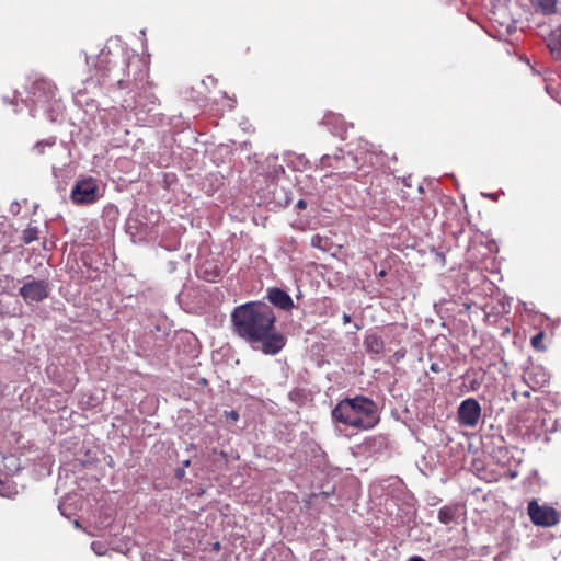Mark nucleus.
Segmentation results:
<instances>
[{
	"label": "nucleus",
	"mask_w": 561,
	"mask_h": 561,
	"mask_svg": "<svg viewBox=\"0 0 561 561\" xmlns=\"http://www.w3.org/2000/svg\"><path fill=\"white\" fill-rule=\"evenodd\" d=\"M108 54L104 50L101 51V54L98 56L99 64L95 65L99 71L102 72V76L104 77H111L114 66L110 65V61L107 60Z\"/></svg>",
	"instance_id": "nucleus-13"
},
{
	"label": "nucleus",
	"mask_w": 561,
	"mask_h": 561,
	"mask_svg": "<svg viewBox=\"0 0 561 561\" xmlns=\"http://www.w3.org/2000/svg\"><path fill=\"white\" fill-rule=\"evenodd\" d=\"M87 62L90 64L91 62V58L90 57H87Z\"/></svg>",
	"instance_id": "nucleus-38"
},
{
	"label": "nucleus",
	"mask_w": 561,
	"mask_h": 561,
	"mask_svg": "<svg viewBox=\"0 0 561 561\" xmlns=\"http://www.w3.org/2000/svg\"><path fill=\"white\" fill-rule=\"evenodd\" d=\"M481 417V405L473 399L463 400L458 408V420L465 427H474Z\"/></svg>",
	"instance_id": "nucleus-9"
},
{
	"label": "nucleus",
	"mask_w": 561,
	"mask_h": 561,
	"mask_svg": "<svg viewBox=\"0 0 561 561\" xmlns=\"http://www.w3.org/2000/svg\"><path fill=\"white\" fill-rule=\"evenodd\" d=\"M38 228L37 227H27L23 231L22 239L24 243L30 244L31 242L35 241L38 238Z\"/></svg>",
	"instance_id": "nucleus-16"
},
{
	"label": "nucleus",
	"mask_w": 561,
	"mask_h": 561,
	"mask_svg": "<svg viewBox=\"0 0 561 561\" xmlns=\"http://www.w3.org/2000/svg\"><path fill=\"white\" fill-rule=\"evenodd\" d=\"M219 548V542H216L215 543V549H218Z\"/></svg>",
	"instance_id": "nucleus-37"
},
{
	"label": "nucleus",
	"mask_w": 561,
	"mask_h": 561,
	"mask_svg": "<svg viewBox=\"0 0 561 561\" xmlns=\"http://www.w3.org/2000/svg\"><path fill=\"white\" fill-rule=\"evenodd\" d=\"M551 53L556 57V59L561 61V46L558 45L557 47H551Z\"/></svg>",
	"instance_id": "nucleus-23"
},
{
	"label": "nucleus",
	"mask_w": 561,
	"mask_h": 561,
	"mask_svg": "<svg viewBox=\"0 0 561 561\" xmlns=\"http://www.w3.org/2000/svg\"><path fill=\"white\" fill-rule=\"evenodd\" d=\"M484 197L492 198L494 201H497L499 194L497 193H483Z\"/></svg>",
	"instance_id": "nucleus-26"
},
{
	"label": "nucleus",
	"mask_w": 561,
	"mask_h": 561,
	"mask_svg": "<svg viewBox=\"0 0 561 561\" xmlns=\"http://www.w3.org/2000/svg\"><path fill=\"white\" fill-rule=\"evenodd\" d=\"M539 375H540V379H539V380H537L536 382H537V383H545V382H546V380H547L546 373H545V371H541Z\"/></svg>",
	"instance_id": "nucleus-27"
},
{
	"label": "nucleus",
	"mask_w": 561,
	"mask_h": 561,
	"mask_svg": "<svg viewBox=\"0 0 561 561\" xmlns=\"http://www.w3.org/2000/svg\"><path fill=\"white\" fill-rule=\"evenodd\" d=\"M184 476H185V469H184V468H178V469L175 470V477H176L178 479H183V478H184Z\"/></svg>",
	"instance_id": "nucleus-25"
},
{
	"label": "nucleus",
	"mask_w": 561,
	"mask_h": 561,
	"mask_svg": "<svg viewBox=\"0 0 561 561\" xmlns=\"http://www.w3.org/2000/svg\"><path fill=\"white\" fill-rule=\"evenodd\" d=\"M356 410V415L363 420L362 430H370L379 422L377 404L362 396L351 398Z\"/></svg>",
	"instance_id": "nucleus-6"
},
{
	"label": "nucleus",
	"mask_w": 561,
	"mask_h": 561,
	"mask_svg": "<svg viewBox=\"0 0 561 561\" xmlns=\"http://www.w3.org/2000/svg\"><path fill=\"white\" fill-rule=\"evenodd\" d=\"M297 207L299 209H305L307 207V203L304 199L298 201Z\"/></svg>",
	"instance_id": "nucleus-29"
},
{
	"label": "nucleus",
	"mask_w": 561,
	"mask_h": 561,
	"mask_svg": "<svg viewBox=\"0 0 561 561\" xmlns=\"http://www.w3.org/2000/svg\"><path fill=\"white\" fill-rule=\"evenodd\" d=\"M16 493H18V491L15 488H12L11 485H9L8 482L1 481V486H0V495L1 496L11 497Z\"/></svg>",
	"instance_id": "nucleus-18"
},
{
	"label": "nucleus",
	"mask_w": 561,
	"mask_h": 561,
	"mask_svg": "<svg viewBox=\"0 0 561 561\" xmlns=\"http://www.w3.org/2000/svg\"><path fill=\"white\" fill-rule=\"evenodd\" d=\"M144 561H158V560L152 554L146 553L144 556ZM163 561H165V560H163Z\"/></svg>",
	"instance_id": "nucleus-28"
},
{
	"label": "nucleus",
	"mask_w": 561,
	"mask_h": 561,
	"mask_svg": "<svg viewBox=\"0 0 561 561\" xmlns=\"http://www.w3.org/2000/svg\"><path fill=\"white\" fill-rule=\"evenodd\" d=\"M369 162L373 163V156L365 152H358L356 154L352 152H347L346 154H325L321 158V164L323 167H329L342 171L343 173H353L354 170L359 169V163Z\"/></svg>",
	"instance_id": "nucleus-3"
},
{
	"label": "nucleus",
	"mask_w": 561,
	"mask_h": 561,
	"mask_svg": "<svg viewBox=\"0 0 561 561\" xmlns=\"http://www.w3.org/2000/svg\"><path fill=\"white\" fill-rule=\"evenodd\" d=\"M409 561H425V560L419 556H414V557L410 558Z\"/></svg>",
	"instance_id": "nucleus-31"
},
{
	"label": "nucleus",
	"mask_w": 561,
	"mask_h": 561,
	"mask_svg": "<svg viewBox=\"0 0 561 561\" xmlns=\"http://www.w3.org/2000/svg\"><path fill=\"white\" fill-rule=\"evenodd\" d=\"M456 508L451 506H444L438 512V519L440 523L447 525L455 520Z\"/></svg>",
	"instance_id": "nucleus-14"
},
{
	"label": "nucleus",
	"mask_w": 561,
	"mask_h": 561,
	"mask_svg": "<svg viewBox=\"0 0 561 561\" xmlns=\"http://www.w3.org/2000/svg\"><path fill=\"white\" fill-rule=\"evenodd\" d=\"M226 415H227V419H230L231 421H234V422L238 421V419H239L238 412H236L233 410L227 411Z\"/></svg>",
	"instance_id": "nucleus-24"
},
{
	"label": "nucleus",
	"mask_w": 561,
	"mask_h": 561,
	"mask_svg": "<svg viewBox=\"0 0 561 561\" xmlns=\"http://www.w3.org/2000/svg\"><path fill=\"white\" fill-rule=\"evenodd\" d=\"M327 242H328L327 239L321 237L320 234H314L311 238V245L313 248L325 249Z\"/></svg>",
	"instance_id": "nucleus-20"
},
{
	"label": "nucleus",
	"mask_w": 561,
	"mask_h": 561,
	"mask_svg": "<svg viewBox=\"0 0 561 561\" xmlns=\"http://www.w3.org/2000/svg\"><path fill=\"white\" fill-rule=\"evenodd\" d=\"M354 328H355V330H356V331H358V330H360V329H362V325H360V324L355 323V324H354Z\"/></svg>",
	"instance_id": "nucleus-36"
},
{
	"label": "nucleus",
	"mask_w": 561,
	"mask_h": 561,
	"mask_svg": "<svg viewBox=\"0 0 561 561\" xmlns=\"http://www.w3.org/2000/svg\"><path fill=\"white\" fill-rule=\"evenodd\" d=\"M342 319H343V323H344V324H347V323H350V322H351V316H350V314H347V313H344V314H343V317H342Z\"/></svg>",
	"instance_id": "nucleus-30"
},
{
	"label": "nucleus",
	"mask_w": 561,
	"mask_h": 561,
	"mask_svg": "<svg viewBox=\"0 0 561 561\" xmlns=\"http://www.w3.org/2000/svg\"><path fill=\"white\" fill-rule=\"evenodd\" d=\"M268 301L282 310H290L294 307L291 297L283 289L274 287L267 293Z\"/></svg>",
	"instance_id": "nucleus-10"
},
{
	"label": "nucleus",
	"mask_w": 561,
	"mask_h": 561,
	"mask_svg": "<svg viewBox=\"0 0 561 561\" xmlns=\"http://www.w3.org/2000/svg\"><path fill=\"white\" fill-rule=\"evenodd\" d=\"M75 526H76V527H80L79 522H76V523H75Z\"/></svg>",
	"instance_id": "nucleus-39"
},
{
	"label": "nucleus",
	"mask_w": 561,
	"mask_h": 561,
	"mask_svg": "<svg viewBox=\"0 0 561 561\" xmlns=\"http://www.w3.org/2000/svg\"><path fill=\"white\" fill-rule=\"evenodd\" d=\"M149 103H150L151 105H154V104L157 103V98L151 96V99L149 100Z\"/></svg>",
	"instance_id": "nucleus-33"
},
{
	"label": "nucleus",
	"mask_w": 561,
	"mask_h": 561,
	"mask_svg": "<svg viewBox=\"0 0 561 561\" xmlns=\"http://www.w3.org/2000/svg\"><path fill=\"white\" fill-rule=\"evenodd\" d=\"M54 145V140H45V141H39L37 142L35 146H34V149L35 150H38L39 153H42V150L41 148L43 146H53Z\"/></svg>",
	"instance_id": "nucleus-22"
},
{
	"label": "nucleus",
	"mask_w": 561,
	"mask_h": 561,
	"mask_svg": "<svg viewBox=\"0 0 561 561\" xmlns=\"http://www.w3.org/2000/svg\"><path fill=\"white\" fill-rule=\"evenodd\" d=\"M431 369H432L433 371H435V373H437V371H438V368H437V365H436V364H432Z\"/></svg>",
	"instance_id": "nucleus-35"
},
{
	"label": "nucleus",
	"mask_w": 561,
	"mask_h": 561,
	"mask_svg": "<svg viewBox=\"0 0 561 561\" xmlns=\"http://www.w3.org/2000/svg\"><path fill=\"white\" fill-rule=\"evenodd\" d=\"M116 83H117V85H118L119 88H125V85H124V80H123L122 78H118V79L116 80Z\"/></svg>",
	"instance_id": "nucleus-32"
},
{
	"label": "nucleus",
	"mask_w": 561,
	"mask_h": 561,
	"mask_svg": "<svg viewBox=\"0 0 561 561\" xmlns=\"http://www.w3.org/2000/svg\"><path fill=\"white\" fill-rule=\"evenodd\" d=\"M543 336H545L543 333L539 332L531 337V345L534 346V348L539 350V351L545 350V346L542 344Z\"/></svg>",
	"instance_id": "nucleus-19"
},
{
	"label": "nucleus",
	"mask_w": 561,
	"mask_h": 561,
	"mask_svg": "<svg viewBox=\"0 0 561 561\" xmlns=\"http://www.w3.org/2000/svg\"><path fill=\"white\" fill-rule=\"evenodd\" d=\"M365 348L368 353L378 355L385 348V343L381 336L377 334H368L364 341Z\"/></svg>",
	"instance_id": "nucleus-11"
},
{
	"label": "nucleus",
	"mask_w": 561,
	"mask_h": 561,
	"mask_svg": "<svg viewBox=\"0 0 561 561\" xmlns=\"http://www.w3.org/2000/svg\"><path fill=\"white\" fill-rule=\"evenodd\" d=\"M91 548H92V550L94 551V553H95L96 556H103V554H105L106 549H105L104 545H103V543H101V542H99V541H93V542L91 543Z\"/></svg>",
	"instance_id": "nucleus-21"
},
{
	"label": "nucleus",
	"mask_w": 561,
	"mask_h": 561,
	"mask_svg": "<svg viewBox=\"0 0 561 561\" xmlns=\"http://www.w3.org/2000/svg\"><path fill=\"white\" fill-rule=\"evenodd\" d=\"M541 12L550 15L557 12L558 0H535Z\"/></svg>",
	"instance_id": "nucleus-15"
},
{
	"label": "nucleus",
	"mask_w": 561,
	"mask_h": 561,
	"mask_svg": "<svg viewBox=\"0 0 561 561\" xmlns=\"http://www.w3.org/2000/svg\"><path fill=\"white\" fill-rule=\"evenodd\" d=\"M190 465H191V461L187 459V460L183 461V467H182V468H184V469H185V468H186V467H188Z\"/></svg>",
	"instance_id": "nucleus-34"
},
{
	"label": "nucleus",
	"mask_w": 561,
	"mask_h": 561,
	"mask_svg": "<svg viewBox=\"0 0 561 561\" xmlns=\"http://www.w3.org/2000/svg\"><path fill=\"white\" fill-rule=\"evenodd\" d=\"M231 322L239 337L265 355H276L286 345L285 335L275 328L276 314L266 302L250 301L236 307Z\"/></svg>",
	"instance_id": "nucleus-1"
},
{
	"label": "nucleus",
	"mask_w": 561,
	"mask_h": 561,
	"mask_svg": "<svg viewBox=\"0 0 561 561\" xmlns=\"http://www.w3.org/2000/svg\"><path fill=\"white\" fill-rule=\"evenodd\" d=\"M527 512L530 520L540 527H551L559 523L560 516L557 510L547 504L540 505L536 500L528 503Z\"/></svg>",
	"instance_id": "nucleus-5"
},
{
	"label": "nucleus",
	"mask_w": 561,
	"mask_h": 561,
	"mask_svg": "<svg viewBox=\"0 0 561 561\" xmlns=\"http://www.w3.org/2000/svg\"><path fill=\"white\" fill-rule=\"evenodd\" d=\"M100 197V188L93 178H85L76 182L71 190V199L76 204H92Z\"/></svg>",
	"instance_id": "nucleus-7"
},
{
	"label": "nucleus",
	"mask_w": 561,
	"mask_h": 561,
	"mask_svg": "<svg viewBox=\"0 0 561 561\" xmlns=\"http://www.w3.org/2000/svg\"><path fill=\"white\" fill-rule=\"evenodd\" d=\"M332 417L334 421L355 427L362 428L363 420L356 415L353 401L351 398L340 401L332 410Z\"/></svg>",
	"instance_id": "nucleus-8"
},
{
	"label": "nucleus",
	"mask_w": 561,
	"mask_h": 561,
	"mask_svg": "<svg viewBox=\"0 0 561 561\" xmlns=\"http://www.w3.org/2000/svg\"><path fill=\"white\" fill-rule=\"evenodd\" d=\"M323 124L332 127V133L341 134L344 126V121L340 115L330 114L323 118Z\"/></svg>",
	"instance_id": "nucleus-12"
},
{
	"label": "nucleus",
	"mask_w": 561,
	"mask_h": 561,
	"mask_svg": "<svg viewBox=\"0 0 561 561\" xmlns=\"http://www.w3.org/2000/svg\"><path fill=\"white\" fill-rule=\"evenodd\" d=\"M277 157H274V156H270L267 157L266 159V163H267V167H273V174L274 176H277L279 173H284V168L283 165H276V161H277Z\"/></svg>",
	"instance_id": "nucleus-17"
},
{
	"label": "nucleus",
	"mask_w": 561,
	"mask_h": 561,
	"mask_svg": "<svg viewBox=\"0 0 561 561\" xmlns=\"http://www.w3.org/2000/svg\"><path fill=\"white\" fill-rule=\"evenodd\" d=\"M49 293V282L46 279H37L32 275H27L22 279V286L19 289V294L28 305L46 299Z\"/></svg>",
	"instance_id": "nucleus-4"
},
{
	"label": "nucleus",
	"mask_w": 561,
	"mask_h": 561,
	"mask_svg": "<svg viewBox=\"0 0 561 561\" xmlns=\"http://www.w3.org/2000/svg\"><path fill=\"white\" fill-rule=\"evenodd\" d=\"M27 106L48 108L50 104L57 105V89L48 79H38L32 85L30 99H21Z\"/></svg>",
	"instance_id": "nucleus-2"
}]
</instances>
